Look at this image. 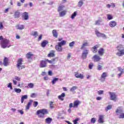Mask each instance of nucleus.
I'll return each mask as SVG.
<instances>
[{
  "mask_svg": "<svg viewBox=\"0 0 124 124\" xmlns=\"http://www.w3.org/2000/svg\"><path fill=\"white\" fill-rule=\"evenodd\" d=\"M108 25L109 27H110V28H115V27L117 26V22H116V21H115L112 20L109 22Z\"/></svg>",
  "mask_w": 124,
  "mask_h": 124,
  "instance_id": "obj_13",
  "label": "nucleus"
},
{
  "mask_svg": "<svg viewBox=\"0 0 124 124\" xmlns=\"http://www.w3.org/2000/svg\"><path fill=\"white\" fill-rule=\"evenodd\" d=\"M93 63H91L90 64H89V69H93Z\"/></svg>",
  "mask_w": 124,
  "mask_h": 124,
  "instance_id": "obj_59",
  "label": "nucleus"
},
{
  "mask_svg": "<svg viewBox=\"0 0 124 124\" xmlns=\"http://www.w3.org/2000/svg\"><path fill=\"white\" fill-rule=\"evenodd\" d=\"M109 94L110 100H112L113 101H116L118 100V96L116 94V93L113 92H108Z\"/></svg>",
  "mask_w": 124,
  "mask_h": 124,
  "instance_id": "obj_4",
  "label": "nucleus"
},
{
  "mask_svg": "<svg viewBox=\"0 0 124 124\" xmlns=\"http://www.w3.org/2000/svg\"><path fill=\"white\" fill-rule=\"evenodd\" d=\"M98 54L100 56H102L104 54V48H100L98 51Z\"/></svg>",
  "mask_w": 124,
  "mask_h": 124,
  "instance_id": "obj_24",
  "label": "nucleus"
},
{
  "mask_svg": "<svg viewBox=\"0 0 124 124\" xmlns=\"http://www.w3.org/2000/svg\"><path fill=\"white\" fill-rule=\"evenodd\" d=\"M37 96V94L35 93H32L31 95V97H32V98H34V97H36Z\"/></svg>",
  "mask_w": 124,
  "mask_h": 124,
  "instance_id": "obj_49",
  "label": "nucleus"
},
{
  "mask_svg": "<svg viewBox=\"0 0 124 124\" xmlns=\"http://www.w3.org/2000/svg\"><path fill=\"white\" fill-rule=\"evenodd\" d=\"M89 46H90V43L88 42L87 41H83V43L81 46L80 49H83L85 48V47H88Z\"/></svg>",
  "mask_w": 124,
  "mask_h": 124,
  "instance_id": "obj_12",
  "label": "nucleus"
},
{
  "mask_svg": "<svg viewBox=\"0 0 124 124\" xmlns=\"http://www.w3.org/2000/svg\"><path fill=\"white\" fill-rule=\"evenodd\" d=\"M75 76L76 78H78L81 79H84V75L83 74L79 73L78 72H75Z\"/></svg>",
  "mask_w": 124,
  "mask_h": 124,
  "instance_id": "obj_11",
  "label": "nucleus"
},
{
  "mask_svg": "<svg viewBox=\"0 0 124 124\" xmlns=\"http://www.w3.org/2000/svg\"><path fill=\"white\" fill-rule=\"evenodd\" d=\"M52 122V118H47L46 119V124H51Z\"/></svg>",
  "mask_w": 124,
  "mask_h": 124,
  "instance_id": "obj_37",
  "label": "nucleus"
},
{
  "mask_svg": "<svg viewBox=\"0 0 124 124\" xmlns=\"http://www.w3.org/2000/svg\"><path fill=\"white\" fill-rule=\"evenodd\" d=\"M118 71H120L122 73H124V69L122 68L121 67H118Z\"/></svg>",
  "mask_w": 124,
  "mask_h": 124,
  "instance_id": "obj_48",
  "label": "nucleus"
},
{
  "mask_svg": "<svg viewBox=\"0 0 124 124\" xmlns=\"http://www.w3.org/2000/svg\"><path fill=\"white\" fill-rule=\"evenodd\" d=\"M25 99H28V95H25L21 97V103H24V100H25Z\"/></svg>",
  "mask_w": 124,
  "mask_h": 124,
  "instance_id": "obj_29",
  "label": "nucleus"
},
{
  "mask_svg": "<svg viewBox=\"0 0 124 124\" xmlns=\"http://www.w3.org/2000/svg\"><path fill=\"white\" fill-rule=\"evenodd\" d=\"M34 107H37V106L38 105V102H36V101H34L33 102V104Z\"/></svg>",
  "mask_w": 124,
  "mask_h": 124,
  "instance_id": "obj_54",
  "label": "nucleus"
},
{
  "mask_svg": "<svg viewBox=\"0 0 124 124\" xmlns=\"http://www.w3.org/2000/svg\"><path fill=\"white\" fill-rule=\"evenodd\" d=\"M77 86H73L72 87L71 89L70 90V92H74L75 90H77Z\"/></svg>",
  "mask_w": 124,
  "mask_h": 124,
  "instance_id": "obj_42",
  "label": "nucleus"
},
{
  "mask_svg": "<svg viewBox=\"0 0 124 124\" xmlns=\"http://www.w3.org/2000/svg\"><path fill=\"white\" fill-rule=\"evenodd\" d=\"M97 70H102V66L100 65H98V67L97 68Z\"/></svg>",
  "mask_w": 124,
  "mask_h": 124,
  "instance_id": "obj_55",
  "label": "nucleus"
},
{
  "mask_svg": "<svg viewBox=\"0 0 124 124\" xmlns=\"http://www.w3.org/2000/svg\"><path fill=\"white\" fill-rule=\"evenodd\" d=\"M0 30H3V25L2 23H0Z\"/></svg>",
  "mask_w": 124,
  "mask_h": 124,
  "instance_id": "obj_61",
  "label": "nucleus"
},
{
  "mask_svg": "<svg viewBox=\"0 0 124 124\" xmlns=\"http://www.w3.org/2000/svg\"><path fill=\"white\" fill-rule=\"evenodd\" d=\"M31 35H32L33 36H35V37H37L38 35V33L36 31H32L31 33Z\"/></svg>",
  "mask_w": 124,
  "mask_h": 124,
  "instance_id": "obj_34",
  "label": "nucleus"
},
{
  "mask_svg": "<svg viewBox=\"0 0 124 124\" xmlns=\"http://www.w3.org/2000/svg\"><path fill=\"white\" fill-rule=\"evenodd\" d=\"M46 62H48L49 63H53V64L55 63V62H54L53 60H49L48 59H46Z\"/></svg>",
  "mask_w": 124,
  "mask_h": 124,
  "instance_id": "obj_52",
  "label": "nucleus"
},
{
  "mask_svg": "<svg viewBox=\"0 0 124 124\" xmlns=\"http://www.w3.org/2000/svg\"><path fill=\"white\" fill-rule=\"evenodd\" d=\"M16 30H19V31H22V30H24V29H25V26L23 25L17 24L16 26Z\"/></svg>",
  "mask_w": 124,
  "mask_h": 124,
  "instance_id": "obj_18",
  "label": "nucleus"
},
{
  "mask_svg": "<svg viewBox=\"0 0 124 124\" xmlns=\"http://www.w3.org/2000/svg\"><path fill=\"white\" fill-rule=\"evenodd\" d=\"M8 88H10V90H13V88H12V83H9L8 85Z\"/></svg>",
  "mask_w": 124,
  "mask_h": 124,
  "instance_id": "obj_53",
  "label": "nucleus"
},
{
  "mask_svg": "<svg viewBox=\"0 0 124 124\" xmlns=\"http://www.w3.org/2000/svg\"><path fill=\"white\" fill-rule=\"evenodd\" d=\"M66 44V41L62 40L61 42H58V45L61 46V47L62 46H64Z\"/></svg>",
  "mask_w": 124,
  "mask_h": 124,
  "instance_id": "obj_23",
  "label": "nucleus"
},
{
  "mask_svg": "<svg viewBox=\"0 0 124 124\" xmlns=\"http://www.w3.org/2000/svg\"><path fill=\"white\" fill-rule=\"evenodd\" d=\"M15 79L16 80V81H20L21 80V78L17 76H15Z\"/></svg>",
  "mask_w": 124,
  "mask_h": 124,
  "instance_id": "obj_56",
  "label": "nucleus"
},
{
  "mask_svg": "<svg viewBox=\"0 0 124 124\" xmlns=\"http://www.w3.org/2000/svg\"><path fill=\"white\" fill-rule=\"evenodd\" d=\"M84 4V2H83V0H80L78 3V6L79 7H81V6H82V5H83V4Z\"/></svg>",
  "mask_w": 124,
  "mask_h": 124,
  "instance_id": "obj_39",
  "label": "nucleus"
},
{
  "mask_svg": "<svg viewBox=\"0 0 124 124\" xmlns=\"http://www.w3.org/2000/svg\"><path fill=\"white\" fill-rule=\"evenodd\" d=\"M33 56V54H32V53H31V52H29L26 55V57L28 60L31 59V57Z\"/></svg>",
  "mask_w": 124,
  "mask_h": 124,
  "instance_id": "obj_21",
  "label": "nucleus"
},
{
  "mask_svg": "<svg viewBox=\"0 0 124 124\" xmlns=\"http://www.w3.org/2000/svg\"><path fill=\"white\" fill-rule=\"evenodd\" d=\"M81 104V102L79 100H76L74 102L73 108H78V106Z\"/></svg>",
  "mask_w": 124,
  "mask_h": 124,
  "instance_id": "obj_16",
  "label": "nucleus"
},
{
  "mask_svg": "<svg viewBox=\"0 0 124 124\" xmlns=\"http://www.w3.org/2000/svg\"><path fill=\"white\" fill-rule=\"evenodd\" d=\"M74 44H75V42L73 41V42L69 43V46L70 47H73V46H74Z\"/></svg>",
  "mask_w": 124,
  "mask_h": 124,
  "instance_id": "obj_46",
  "label": "nucleus"
},
{
  "mask_svg": "<svg viewBox=\"0 0 124 124\" xmlns=\"http://www.w3.org/2000/svg\"><path fill=\"white\" fill-rule=\"evenodd\" d=\"M66 14V11L64 10L62 12H59V16L60 17H63Z\"/></svg>",
  "mask_w": 124,
  "mask_h": 124,
  "instance_id": "obj_26",
  "label": "nucleus"
},
{
  "mask_svg": "<svg viewBox=\"0 0 124 124\" xmlns=\"http://www.w3.org/2000/svg\"><path fill=\"white\" fill-rule=\"evenodd\" d=\"M118 71H120L122 73H124V69L122 68L121 67H118Z\"/></svg>",
  "mask_w": 124,
  "mask_h": 124,
  "instance_id": "obj_47",
  "label": "nucleus"
},
{
  "mask_svg": "<svg viewBox=\"0 0 124 124\" xmlns=\"http://www.w3.org/2000/svg\"><path fill=\"white\" fill-rule=\"evenodd\" d=\"M101 22V20H96L95 22V25H96L97 26H99V25H100V22Z\"/></svg>",
  "mask_w": 124,
  "mask_h": 124,
  "instance_id": "obj_44",
  "label": "nucleus"
},
{
  "mask_svg": "<svg viewBox=\"0 0 124 124\" xmlns=\"http://www.w3.org/2000/svg\"><path fill=\"white\" fill-rule=\"evenodd\" d=\"M28 87L29 88H30V89H32V88H33V87H34V84H33V83H29L28 84Z\"/></svg>",
  "mask_w": 124,
  "mask_h": 124,
  "instance_id": "obj_45",
  "label": "nucleus"
},
{
  "mask_svg": "<svg viewBox=\"0 0 124 124\" xmlns=\"http://www.w3.org/2000/svg\"><path fill=\"white\" fill-rule=\"evenodd\" d=\"M63 8H64V5L59 6L58 9V12H61L62 10H63Z\"/></svg>",
  "mask_w": 124,
  "mask_h": 124,
  "instance_id": "obj_36",
  "label": "nucleus"
},
{
  "mask_svg": "<svg viewBox=\"0 0 124 124\" xmlns=\"http://www.w3.org/2000/svg\"><path fill=\"white\" fill-rule=\"evenodd\" d=\"M64 96H65V93H62L61 95L58 96V98L59 99H61V100H63V97H64Z\"/></svg>",
  "mask_w": 124,
  "mask_h": 124,
  "instance_id": "obj_27",
  "label": "nucleus"
},
{
  "mask_svg": "<svg viewBox=\"0 0 124 124\" xmlns=\"http://www.w3.org/2000/svg\"><path fill=\"white\" fill-rule=\"evenodd\" d=\"M17 111L18 112V113H20L21 115H23L24 114V111H23V110H17Z\"/></svg>",
  "mask_w": 124,
  "mask_h": 124,
  "instance_id": "obj_63",
  "label": "nucleus"
},
{
  "mask_svg": "<svg viewBox=\"0 0 124 124\" xmlns=\"http://www.w3.org/2000/svg\"><path fill=\"white\" fill-rule=\"evenodd\" d=\"M14 92L16 93H20L22 92V90L19 88H14Z\"/></svg>",
  "mask_w": 124,
  "mask_h": 124,
  "instance_id": "obj_35",
  "label": "nucleus"
},
{
  "mask_svg": "<svg viewBox=\"0 0 124 124\" xmlns=\"http://www.w3.org/2000/svg\"><path fill=\"white\" fill-rule=\"evenodd\" d=\"M103 93H104V91H103V90H100L99 91L97 92V93L99 95H101V94H103Z\"/></svg>",
  "mask_w": 124,
  "mask_h": 124,
  "instance_id": "obj_51",
  "label": "nucleus"
},
{
  "mask_svg": "<svg viewBox=\"0 0 124 124\" xmlns=\"http://www.w3.org/2000/svg\"><path fill=\"white\" fill-rule=\"evenodd\" d=\"M123 110H122V107H119L116 111V113H117V114H118V113H120L121 114Z\"/></svg>",
  "mask_w": 124,
  "mask_h": 124,
  "instance_id": "obj_31",
  "label": "nucleus"
},
{
  "mask_svg": "<svg viewBox=\"0 0 124 124\" xmlns=\"http://www.w3.org/2000/svg\"><path fill=\"white\" fill-rule=\"evenodd\" d=\"M14 16L15 18H19L20 17V13L19 11H17L15 13Z\"/></svg>",
  "mask_w": 124,
  "mask_h": 124,
  "instance_id": "obj_32",
  "label": "nucleus"
},
{
  "mask_svg": "<svg viewBox=\"0 0 124 124\" xmlns=\"http://www.w3.org/2000/svg\"><path fill=\"white\" fill-rule=\"evenodd\" d=\"M47 56L48 57H55V51L51 50L50 52L48 54Z\"/></svg>",
  "mask_w": 124,
  "mask_h": 124,
  "instance_id": "obj_25",
  "label": "nucleus"
},
{
  "mask_svg": "<svg viewBox=\"0 0 124 124\" xmlns=\"http://www.w3.org/2000/svg\"><path fill=\"white\" fill-rule=\"evenodd\" d=\"M46 114H48L47 109H42L37 111V115H38L39 118H44V115Z\"/></svg>",
  "mask_w": 124,
  "mask_h": 124,
  "instance_id": "obj_2",
  "label": "nucleus"
},
{
  "mask_svg": "<svg viewBox=\"0 0 124 124\" xmlns=\"http://www.w3.org/2000/svg\"><path fill=\"white\" fill-rule=\"evenodd\" d=\"M71 58V53H68L67 57V60H69Z\"/></svg>",
  "mask_w": 124,
  "mask_h": 124,
  "instance_id": "obj_58",
  "label": "nucleus"
},
{
  "mask_svg": "<svg viewBox=\"0 0 124 124\" xmlns=\"http://www.w3.org/2000/svg\"><path fill=\"white\" fill-rule=\"evenodd\" d=\"M77 15V12H75L71 16V19H74L75 17H76V16Z\"/></svg>",
  "mask_w": 124,
  "mask_h": 124,
  "instance_id": "obj_40",
  "label": "nucleus"
},
{
  "mask_svg": "<svg viewBox=\"0 0 124 124\" xmlns=\"http://www.w3.org/2000/svg\"><path fill=\"white\" fill-rule=\"evenodd\" d=\"M48 44V41L45 40L41 43L42 47H45Z\"/></svg>",
  "mask_w": 124,
  "mask_h": 124,
  "instance_id": "obj_33",
  "label": "nucleus"
},
{
  "mask_svg": "<svg viewBox=\"0 0 124 124\" xmlns=\"http://www.w3.org/2000/svg\"><path fill=\"white\" fill-rule=\"evenodd\" d=\"M58 81H59V78H55L53 79V80L52 81V83L53 85L55 84V83H56V82H58Z\"/></svg>",
  "mask_w": 124,
  "mask_h": 124,
  "instance_id": "obj_41",
  "label": "nucleus"
},
{
  "mask_svg": "<svg viewBox=\"0 0 124 124\" xmlns=\"http://www.w3.org/2000/svg\"><path fill=\"white\" fill-rule=\"evenodd\" d=\"M55 50H56L57 52H62V47L57 44L56 46H55Z\"/></svg>",
  "mask_w": 124,
  "mask_h": 124,
  "instance_id": "obj_15",
  "label": "nucleus"
},
{
  "mask_svg": "<svg viewBox=\"0 0 124 124\" xmlns=\"http://www.w3.org/2000/svg\"><path fill=\"white\" fill-rule=\"evenodd\" d=\"M107 76H108L107 73L106 72L103 73L100 78L101 82H104L105 80H106V77H107Z\"/></svg>",
  "mask_w": 124,
  "mask_h": 124,
  "instance_id": "obj_8",
  "label": "nucleus"
},
{
  "mask_svg": "<svg viewBox=\"0 0 124 124\" xmlns=\"http://www.w3.org/2000/svg\"><path fill=\"white\" fill-rule=\"evenodd\" d=\"M46 62V60L45 61H42L40 63V67L41 68L46 67L47 66V62Z\"/></svg>",
  "mask_w": 124,
  "mask_h": 124,
  "instance_id": "obj_17",
  "label": "nucleus"
},
{
  "mask_svg": "<svg viewBox=\"0 0 124 124\" xmlns=\"http://www.w3.org/2000/svg\"><path fill=\"white\" fill-rule=\"evenodd\" d=\"M23 62V59L20 58L17 61V67L18 68V69H23L25 68V66L22 65L23 63H22Z\"/></svg>",
  "mask_w": 124,
  "mask_h": 124,
  "instance_id": "obj_5",
  "label": "nucleus"
},
{
  "mask_svg": "<svg viewBox=\"0 0 124 124\" xmlns=\"http://www.w3.org/2000/svg\"><path fill=\"white\" fill-rule=\"evenodd\" d=\"M52 34L54 37L55 38H58V36L59 35V33L56 30H53L52 31Z\"/></svg>",
  "mask_w": 124,
  "mask_h": 124,
  "instance_id": "obj_19",
  "label": "nucleus"
},
{
  "mask_svg": "<svg viewBox=\"0 0 124 124\" xmlns=\"http://www.w3.org/2000/svg\"><path fill=\"white\" fill-rule=\"evenodd\" d=\"M95 32L96 35L98 37H102L104 39H106V38H107V37L106 36V35H105V34L99 32V31H95Z\"/></svg>",
  "mask_w": 124,
  "mask_h": 124,
  "instance_id": "obj_7",
  "label": "nucleus"
},
{
  "mask_svg": "<svg viewBox=\"0 0 124 124\" xmlns=\"http://www.w3.org/2000/svg\"><path fill=\"white\" fill-rule=\"evenodd\" d=\"M104 119V116L99 115V119L98 120V122L99 123V124H103V123H104V122L103 121Z\"/></svg>",
  "mask_w": 124,
  "mask_h": 124,
  "instance_id": "obj_20",
  "label": "nucleus"
},
{
  "mask_svg": "<svg viewBox=\"0 0 124 124\" xmlns=\"http://www.w3.org/2000/svg\"><path fill=\"white\" fill-rule=\"evenodd\" d=\"M80 120L79 118H76L75 120L73 121L74 124H78V121Z\"/></svg>",
  "mask_w": 124,
  "mask_h": 124,
  "instance_id": "obj_50",
  "label": "nucleus"
},
{
  "mask_svg": "<svg viewBox=\"0 0 124 124\" xmlns=\"http://www.w3.org/2000/svg\"><path fill=\"white\" fill-rule=\"evenodd\" d=\"M22 17L24 20H29L30 16H29V13L25 12L22 15Z\"/></svg>",
  "mask_w": 124,
  "mask_h": 124,
  "instance_id": "obj_10",
  "label": "nucleus"
},
{
  "mask_svg": "<svg viewBox=\"0 0 124 124\" xmlns=\"http://www.w3.org/2000/svg\"><path fill=\"white\" fill-rule=\"evenodd\" d=\"M52 62H54V63H55V62H58V58H55L53 59L52 60Z\"/></svg>",
  "mask_w": 124,
  "mask_h": 124,
  "instance_id": "obj_64",
  "label": "nucleus"
},
{
  "mask_svg": "<svg viewBox=\"0 0 124 124\" xmlns=\"http://www.w3.org/2000/svg\"><path fill=\"white\" fill-rule=\"evenodd\" d=\"M99 46L98 45H95L93 47V52L95 53L97 52V48H98Z\"/></svg>",
  "mask_w": 124,
  "mask_h": 124,
  "instance_id": "obj_28",
  "label": "nucleus"
},
{
  "mask_svg": "<svg viewBox=\"0 0 124 124\" xmlns=\"http://www.w3.org/2000/svg\"><path fill=\"white\" fill-rule=\"evenodd\" d=\"M112 107L113 106L111 105H108L106 108H105V110L106 112H108V110H111L112 109Z\"/></svg>",
  "mask_w": 124,
  "mask_h": 124,
  "instance_id": "obj_30",
  "label": "nucleus"
},
{
  "mask_svg": "<svg viewBox=\"0 0 124 124\" xmlns=\"http://www.w3.org/2000/svg\"><path fill=\"white\" fill-rule=\"evenodd\" d=\"M96 121V120H95V118H92L91 123H92V124H94V123H95Z\"/></svg>",
  "mask_w": 124,
  "mask_h": 124,
  "instance_id": "obj_57",
  "label": "nucleus"
},
{
  "mask_svg": "<svg viewBox=\"0 0 124 124\" xmlns=\"http://www.w3.org/2000/svg\"><path fill=\"white\" fill-rule=\"evenodd\" d=\"M90 51L88 49H84L82 53L81 54V59L82 60H86L88 57V55H89Z\"/></svg>",
  "mask_w": 124,
  "mask_h": 124,
  "instance_id": "obj_6",
  "label": "nucleus"
},
{
  "mask_svg": "<svg viewBox=\"0 0 124 124\" xmlns=\"http://www.w3.org/2000/svg\"><path fill=\"white\" fill-rule=\"evenodd\" d=\"M3 65L4 66H7L8 65H9V62H8V58L5 57L3 59Z\"/></svg>",
  "mask_w": 124,
  "mask_h": 124,
  "instance_id": "obj_14",
  "label": "nucleus"
},
{
  "mask_svg": "<svg viewBox=\"0 0 124 124\" xmlns=\"http://www.w3.org/2000/svg\"><path fill=\"white\" fill-rule=\"evenodd\" d=\"M32 100H30V102H28L27 105L26 107V110H29L30 109V107H31V103H32Z\"/></svg>",
  "mask_w": 124,
  "mask_h": 124,
  "instance_id": "obj_22",
  "label": "nucleus"
},
{
  "mask_svg": "<svg viewBox=\"0 0 124 124\" xmlns=\"http://www.w3.org/2000/svg\"><path fill=\"white\" fill-rule=\"evenodd\" d=\"M50 108L51 109H53L54 108V106H53V102H50Z\"/></svg>",
  "mask_w": 124,
  "mask_h": 124,
  "instance_id": "obj_60",
  "label": "nucleus"
},
{
  "mask_svg": "<svg viewBox=\"0 0 124 124\" xmlns=\"http://www.w3.org/2000/svg\"><path fill=\"white\" fill-rule=\"evenodd\" d=\"M118 52L116 53V56L118 57H123L124 56V45L120 44L116 46Z\"/></svg>",
  "mask_w": 124,
  "mask_h": 124,
  "instance_id": "obj_1",
  "label": "nucleus"
},
{
  "mask_svg": "<svg viewBox=\"0 0 124 124\" xmlns=\"http://www.w3.org/2000/svg\"><path fill=\"white\" fill-rule=\"evenodd\" d=\"M48 74L49 76H52L53 75V72H52V71H49L48 72Z\"/></svg>",
  "mask_w": 124,
  "mask_h": 124,
  "instance_id": "obj_62",
  "label": "nucleus"
},
{
  "mask_svg": "<svg viewBox=\"0 0 124 124\" xmlns=\"http://www.w3.org/2000/svg\"><path fill=\"white\" fill-rule=\"evenodd\" d=\"M9 45V40L7 39H3L1 41V47L3 49H5V48H9L10 46Z\"/></svg>",
  "mask_w": 124,
  "mask_h": 124,
  "instance_id": "obj_3",
  "label": "nucleus"
},
{
  "mask_svg": "<svg viewBox=\"0 0 124 124\" xmlns=\"http://www.w3.org/2000/svg\"><path fill=\"white\" fill-rule=\"evenodd\" d=\"M93 61L95 62H99L100 60H101V58L98 55H95L92 58Z\"/></svg>",
  "mask_w": 124,
  "mask_h": 124,
  "instance_id": "obj_9",
  "label": "nucleus"
},
{
  "mask_svg": "<svg viewBox=\"0 0 124 124\" xmlns=\"http://www.w3.org/2000/svg\"><path fill=\"white\" fill-rule=\"evenodd\" d=\"M119 119H124V113L122 112L119 116Z\"/></svg>",
  "mask_w": 124,
  "mask_h": 124,
  "instance_id": "obj_43",
  "label": "nucleus"
},
{
  "mask_svg": "<svg viewBox=\"0 0 124 124\" xmlns=\"http://www.w3.org/2000/svg\"><path fill=\"white\" fill-rule=\"evenodd\" d=\"M107 16L108 20H112V19H113V16H112V15L108 14L107 15Z\"/></svg>",
  "mask_w": 124,
  "mask_h": 124,
  "instance_id": "obj_38",
  "label": "nucleus"
}]
</instances>
